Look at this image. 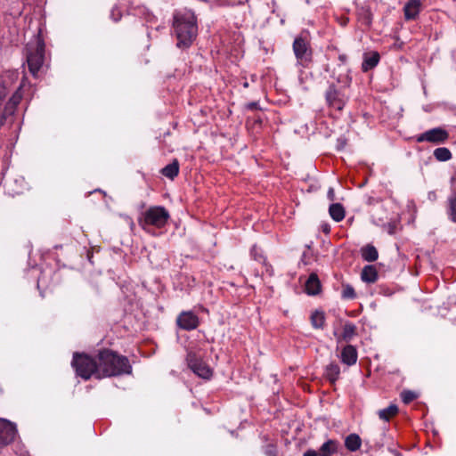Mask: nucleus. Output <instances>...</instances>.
Returning <instances> with one entry per match:
<instances>
[{"label": "nucleus", "instance_id": "nucleus-1", "mask_svg": "<svg viewBox=\"0 0 456 456\" xmlns=\"http://www.w3.org/2000/svg\"><path fill=\"white\" fill-rule=\"evenodd\" d=\"M99 379L132 374L133 368L128 358L109 348L97 354Z\"/></svg>", "mask_w": 456, "mask_h": 456}, {"label": "nucleus", "instance_id": "nucleus-2", "mask_svg": "<svg viewBox=\"0 0 456 456\" xmlns=\"http://www.w3.org/2000/svg\"><path fill=\"white\" fill-rule=\"evenodd\" d=\"M26 58L29 72L36 77L45 61V43L43 30H37L26 45Z\"/></svg>", "mask_w": 456, "mask_h": 456}, {"label": "nucleus", "instance_id": "nucleus-3", "mask_svg": "<svg viewBox=\"0 0 456 456\" xmlns=\"http://www.w3.org/2000/svg\"><path fill=\"white\" fill-rule=\"evenodd\" d=\"M170 218L169 212L162 206H152L142 212L137 219L139 226L146 232H151V227L161 229L166 226Z\"/></svg>", "mask_w": 456, "mask_h": 456}, {"label": "nucleus", "instance_id": "nucleus-4", "mask_svg": "<svg viewBox=\"0 0 456 456\" xmlns=\"http://www.w3.org/2000/svg\"><path fill=\"white\" fill-rule=\"evenodd\" d=\"M71 365L76 374L83 379L88 380L93 376L99 379L97 354L94 358L85 353H74Z\"/></svg>", "mask_w": 456, "mask_h": 456}, {"label": "nucleus", "instance_id": "nucleus-5", "mask_svg": "<svg viewBox=\"0 0 456 456\" xmlns=\"http://www.w3.org/2000/svg\"><path fill=\"white\" fill-rule=\"evenodd\" d=\"M345 87L346 86H338L335 83L330 84L324 94L325 102L329 109L337 111L343 110L348 101V97L345 94Z\"/></svg>", "mask_w": 456, "mask_h": 456}, {"label": "nucleus", "instance_id": "nucleus-6", "mask_svg": "<svg viewBox=\"0 0 456 456\" xmlns=\"http://www.w3.org/2000/svg\"><path fill=\"white\" fill-rule=\"evenodd\" d=\"M293 52L299 64L305 66L312 60V49L307 35L297 37L293 42Z\"/></svg>", "mask_w": 456, "mask_h": 456}, {"label": "nucleus", "instance_id": "nucleus-7", "mask_svg": "<svg viewBox=\"0 0 456 456\" xmlns=\"http://www.w3.org/2000/svg\"><path fill=\"white\" fill-rule=\"evenodd\" d=\"M188 367L198 377L204 379H210L213 375V370L203 361L201 356L193 351L188 352L186 355Z\"/></svg>", "mask_w": 456, "mask_h": 456}, {"label": "nucleus", "instance_id": "nucleus-8", "mask_svg": "<svg viewBox=\"0 0 456 456\" xmlns=\"http://www.w3.org/2000/svg\"><path fill=\"white\" fill-rule=\"evenodd\" d=\"M449 133L442 127H435L416 136L417 142H428L433 144H443L449 139Z\"/></svg>", "mask_w": 456, "mask_h": 456}, {"label": "nucleus", "instance_id": "nucleus-9", "mask_svg": "<svg viewBox=\"0 0 456 456\" xmlns=\"http://www.w3.org/2000/svg\"><path fill=\"white\" fill-rule=\"evenodd\" d=\"M176 325L183 330L191 331L200 326V319L192 311H183L176 317Z\"/></svg>", "mask_w": 456, "mask_h": 456}, {"label": "nucleus", "instance_id": "nucleus-10", "mask_svg": "<svg viewBox=\"0 0 456 456\" xmlns=\"http://www.w3.org/2000/svg\"><path fill=\"white\" fill-rule=\"evenodd\" d=\"M16 436V426L9 420L0 419V448L12 443Z\"/></svg>", "mask_w": 456, "mask_h": 456}, {"label": "nucleus", "instance_id": "nucleus-11", "mask_svg": "<svg viewBox=\"0 0 456 456\" xmlns=\"http://www.w3.org/2000/svg\"><path fill=\"white\" fill-rule=\"evenodd\" d=\"M174 27L184 28H193L197 27V17L190 10L176 12L174 14Z\"/></svg>", "mask_w": 456, "mask_h": 456}, {"label": "nucleus", "instance_id": "nucleus-12", "mask_svg": "<svg viewBox=\"0 0 456 456\" xmlns=\"http://www.w3.org/2000/svg\"><path fill=\"white\" fill-rule=\"evenodd\" d=\"M21 98L22 95L20 90H17L10 98V100L6 102L4 110L0 116V127H2L7 122V119L14 114L18 104L21 101Z\"/></svg>", "mask_w": 456, "mask_h": 456}, {"label": "nucleus", "instance_id": "nucleus-13", "mask_svg": "<svg viewBox=\"0 0 456 456\" xmlns=\"http://www.w3.org/2000/svg\"><path fill=\"white\" fill-rule=\"evenodd\" d=\"M175 37L177 39L176 46L185 49L190 47L197 37V30H175Z\"/></svg>", "mask_w": 456, "mask_h": 456}, {"label": "nucleus", "instance_id": "nucleus-14", "mask_svg": "<svg viewBox=\"0 0 456 456\" xmlns=\"http://www.w3.org/2000/svg\"><path fill=\"white\" fill-rule=\"evenodd\" d=\"M358 359L357 349L353 345L345 346L340 354V360L344 364L347 366L354 365Z\"/></svg>", "mask_w": 456, "mask_h": 456}, {"label": "nucleus", "instance_id": "nucleus-15", "mask_svg": "<svg viewBox=\"0 0 456 456\" xmlns=\"http://www.w3.org/2000/svg\"><path fill=\"white\" fill-rule=\"evenodd\" d=\"M362 63V72H368L378 66L380 61V54L377 51L363 53Z\"/></svg>", "mask_w": 456, "mask_h": 456}, {"label": "nucleus", "instance_id": "nucleus-16", "mask_svg": "<svg viewBox=\"0 0 456 456\" xmlns=\"http://www.w3.org/2000/svg\"><path fill=\"white\" fill-rule=\"evenodd\" d=\"M305 292L308 295H317L321 292L322 285L315 273H312L305 284Z\"/></svg>", "mask_w": 456, "mask_h": 456}, {"label": "nucleus", "instance_id": "nucleus-17", "mask_svg": "<svg viewBox=\"0 0 456 456\" xmlns=\"http://www.w3.org/2000/svg\"><path fill=\"white\" fill-rule=\"evenodd\" d=\"M420 10V0H410L404 7V17L406 20H414L419 14Z\"/></svg>", "mask_w": 456, "mask_h": 456}, {"label": "nucleus", "instance_id": "nucleus-18", "mask_svg": "<svg viewBox=\"0 0 456 456\" xmlns=\"http://www.w3.org/2000/svg\"><path fill=\"white\" fill-rule=\"evenodd\" d=\"M339 442L335 439H329L319 449L320 456H332L338 452Z\"/></svg>", "mask_w": 456, "mask_h": 456}, {"label": "nucleus", "instance_id": "nucleus-19", "mask_svg": "<svg viewBox=\"0 0 456 456\" xmlns=\"http://www.w3.org/2000/svg\"><path fill=\"white\" fill-rule=\"evenodd\" d=\"M180 164L177 159H174L172 162L164 167L160 173L165 177L174 180L179 174Z\"/></svg>", "mask_w": 456, "mask_h": 456}, {"label": "nucleus", "instance_id": "nucleus-20", "mask_svg": "<svg viewBox=\"0 0 456 456\" xmlns=\"http://www.w3.org/2000/svg\"><path fill=\"white\" fill-rule=\"evenodd\" d=\"M340 376V367L336 362H330L326 366L324 371V377L330 381V384L334 385Z\"/></svg>", "mask_w": 456, "mask_h": 456}, {"label": "nucleus", "instance_id": "nucleus-21", "mask_svg": "<svg viewBox=\"0 0 456 456\" xmlns=\"http://www.w3.org/2000/svg\"><path fill=\"white\" fill-rule=\"evenodd\" d=\"M361 278L367 283H374L379 278L378 270L374 265H366L362 268Z\"/></svg>", "mask_w": 456, "mask_h": 456}, {"label": "nucleus", "instance_id": "nucleus-22", "mask_svg": "<svg viewBox=\"0 0 456 456\" xmlns=\"http://www.w3.org/2000/svg\"><path fill=\"white\" fill-rule=\"evenodd\" d=\"M362 446V439L357 434H350L345 438V447L349 452H356Z\"/></svg>", "mask_w": 456, "mask_h": 456}, {"label": "nucleus", "instance_id": "nucleus-23", "mask_svg": "<svg viewBox=\"0 0 456 456\" xmlns=\"http://www.w3.org/2000/svg\"><path fill=\"white\" fill-rule=\"evenodd\" d=\"M361 255L363 260L367 262H374L379 257V252L377 248L371 245L368 244L361 248Z\"/></svg>", "mask_w": 456, "mask_h": 456}, {"label": "nucleus", "instance_id": "nucleus-24", "mask_svg": "<svg viewBox=\"0 0 456 456\" xmlns=\"http://www.w3.org/2000/svg\"><path fill=\"white\" fill-rule=\"evenodd\" d=\"M329 213L331 218L336 222H340L345 218V208L340 203H333L329 208Z\"/></svg>", "mask_w": 456, "mask_h": 456}, {"label": "nucleus", "instance_id": "nucleus-25", "mask_svg": "<svg viewBox=\"0 0 456 456\" xmlns=\"http://www.w3.org/2000/svg\"><path fill=\"white\" fill-rule=\"evenodd\" d=\"M399 409L395 404H390L388 407L381 409L378 411L380 419L389 421L398 414Z\"/></svg>", "mask_w": 456, "mask_h": 456}, {"label": "nucleus", "instance_id": "nucleus-26", "mask_svg": "<svg viewBox=\"0 0 456 456\" xmlns=\"http://www.w3.org/2000/svg\"><path fill=\"white\" fill-rule=\"evenodd\" d=\"M357 328L356 326L352 322H346L344 325L343 332L340 336V339L345 340L346 342H349L355 335H356Z\"/></svg>", "mask_w": 456, "mask_h": 456}, {"label": "nucleus", "instance_id": "nucleus-27", "mask_svg": "<svg viewBox=\"0 0 456 456\" xmlns=\"http://www.w3.org/2000/svg\"><path fill=\"white\" fill-rule=\"evenodd\" d=\"M311 324L314 329H323L325 316L322 311H314L310 317Z\"/></svg>", "mask_w": 456, "mask_h": 456}, {"label": "nucleus", "instance_id": "nucleus-28", "mask_svg": "<svg viewBox=\"0 0 456 456\" xmlns=\"http://www.w3.org/2000/svg\"><path fill=\"white\" fill-rule=\"evenodd\" d=\"M433 154H434V157L436 158V159L438 161H441V162L448 161L452 157L450 150L445 147L436 148L434 151Z\"/></svg>", "mask_w": 456, "mask_h": 456}, {"label": "nucleus", "instance_id": "nucleus-29", "mask_svg": "<svg viewBox=\"0 0 456 456\" xmlns=\"http://www.w3.org/2000/svg\"><path fill=\"white\" fill-rule=\"evenodd\" d=\"M447 215L452 222L456 223V194L448 199Z\"/></svg>", "mask_w": 456, "mask_h": 456}, {"label": "nucleus", "instance_id": "nucleus-30", "mask_svg": "<svg viewBox=\"0 0 456 456\" xmlns=\"http://www.w3.org/2000/svg\"><path fill=\"white\" fill-rule=\"evenodd\" d=\"M250 256L255 261L261 263L263 265L266 264V258L263 254V250L256 245H253V247L251 248Z\"/></svg>", "mask_w": 456, "mask_h": 456}, {"label": "nucleus", "instance_id": "nucleus-31", "mask_svg": "<svg viewBox=\"0 0 456 456\" xmlns=\"http://www.w3.org/2000/svg\"><path fill=\"white\" fill-rule=\"evenodd\" d=\"M341 297L343 299H346V300L354 299L356 297V293H355L354 289L349 284H343Z\"/></svg>", "mask_w": 456, "mask_h": 456}, {"label": "nucleus", "instance_id": "nucleus-32", "mask_svg": "<svg viewBox=\"0 0 456 456\" xmlns=\"http://www.w3.org/2000/svg\"><path fill=\"white\" fill-rule=\"evenodd\" d=\"M418 397V395L411 390H403L401 393V399L403 403L409 404Z\"/></svg>", "mask_w": 456, "mask_h": 456}, {"label": "nucleus", "instance_id": "nucleus-33", "mask_svg": "<svg viewBox=\"0 0 456 456\" xmlns=\"http://www.w3.org/2000/svg\"><path fill=\"white\" fill-rule=\"evenodd\" d=\"M265 452L268 456H278V449L274 444H268L265 447Z\"/></svg>", "mask_w": 456, "mask_h": 456}, {"label": "nucleus", "instance_id": "nucleus-34", "mask_svg": "<svg viewBox=\"0 0 456 456\" xmlns=\"http://www.w3.org/2000/svg\"><path fill=\"white\" fill-rule=\"evenodd\" d=\"M363 15H364V17L362 19V25L368 27L370 25V22H371L370 14L367 11H364Z\"/></svg>", "mask_w": 456, "mask_h": 456}, {"label": "nucleus", "instance_id": "nucleus-35", "mask_svg": "<svg viewBox=\"0 0 456 456\" xmlns=\"http://www.w3.org/2000/svg\"><path fill=\"white\" fill-rule=\"evenodd\" d=\"M7 95V89L4 86L0 84V106L2 105L3 102L4 101L5 97Z\"/></svg>", "mask_w": 456, "mask_h": 456}, {"label": "nucleus", "instance_id": "nucleus-36", "mask_svg": "<svg viewBox=\"0 0 456 456\" xmlns=\"http://www.w3.org/2000/svg\"><path fill=\"white\" fill-rule=\"evenodd\" d=\"M247 110H260L259 103L257 102H251L246 105Z\"/></svg>", "mask_w": 456, "mask_h": 456}, {"label": "nucleus", "instance_id": "nucleus-37", "mask_svg": "<svg viewBox=\"0 0 456 456\" xmlns=\"http://www.w3.org/2000/svg\"><path fill=\"white\" fill-rule=\"evenodd\" d=\"M318 455H319V452H317L314 450L309 449L304 452L303 456H318Z\"/></svg>", "mask_w": 456, "mask_h": 456}, {"label": "nucleus", "instance_id": "nucleus-38", "mask_svg": "<svg viewBox=\"0 0 456 456\" xmlns=\"http://www.w3.org/2000/svg\"><path fill=\"white\" fill-rule=\"evenodd\" d=\"M395 46L397 48H402L404 45V42L401 40L399 37H395Z\"/></svg>", "mask_w": 456, "mask_h": 456}, {"label": "nucleus", "instance_id": "nucleus-39", "mask_svg": "<svg viewBox=\"0 0 456 456\" xmlns=\"http://www.w3.org/2000/svg\"><path fill=\"white\" fill-rule=\"evenodd\" d=\"M334 197H335L334 190H333V188H330L328 191V198L330 200H334Z\"/></svg>", "mask_w": 456, "mask_h": 456}, {"label": "nucleus", "instance_id": "nucleus-40", "mask_svg": "<svg viewBox=\"0 0 456 456\" xmlns=\"http://www.w3.org/2000/svg\"><path fill=\"white\" fill-rule=\"evenodd\" d=\"M338 60L342 62V63H346V61H347V56L346 54H341L338 56Z\"/></svg>", "mask_w": 456, "mask_h": 456}, {"label": "nucleus", "instance_id": "nucleus-41", "mask_svg": "<svg viewBox=\"0 0 456 456\" xmlns=\"http://www.w3.org/2000/svg\"><path fill=\"white\" fill-rule=\"evenodd\" d=\"M350 82H351V78L348 76H346V82H345L346 86H348Z\"/></svg>", "mask_w": 456, "mask_h": 456}, {"label": "nucleus", "instance_id": "nucleus-42", "mask_svg": "<svg viewBox=\"0 0 456 456\" xmlns=\"http://www.w3.org/2000/svg\"><path fill=\"white\" fill-rule=\"evenodd\" d=\"M323 232H330V227L328 225H326L324 228H323Z\"/></svg>", "mask_w": 456, "mask_h": 456}, {"label": "nucleus", "instance_id": "nucleus-43", "mask_svg": "<svg viewBox=\"0 0 456 456\" xmlns=\"http://www.w3.org/2000/svg\"><path fill=\"white\" fill-rule=\"evenodd\" d=\"M436 197V194L433 192V193H429L428 195V198L429 199H434Z\"/></svg>", "mask_w": 456, "mask_h": 456}, {"label": "nucleus", "instance_id": "nucleus-44", "mask_svg": "<svg viewBox=\"0 0 456 456\" xmlns=\"http://www.w3.org/2000/svg\"><path fill=\"white\" fill-rule=\"evenodd\" d=\"M436 197V194L433 192V193H429L428 195V198L429 199H434Z\"/></svg>", "mask_w": 456, "mask_h": 456}, {"label": "nucleus", "instance_id": "nucleus-45", "mask_svg": "<svg viewBox=\"0 0 456 456\" xmlns=\"http://www.w3.org/2000/svg\"><path fill=\"white\" fill-rule=\"evenodd\" d=\"M255 123H258V124H261L262 123V120L260 118H257L255 121Z\"/></svg>", "mask_w": 456, "mask_h": 456}, {"label": "nucleus", "instance_id": "nucleus-46", "mask_svg": "<svg viewBox=\"0 0 456 456\" xmlns=\"http://www.w3.org/2000/svg\"><path fill=\"white\" fill-rule=\"evenodd\" d=\"M120 17H121V14L118 12V17H117V18H115V20H119V19H120Z\"/></svg>", "mask_w": 456, "mask_h": 456}]
</instances>
